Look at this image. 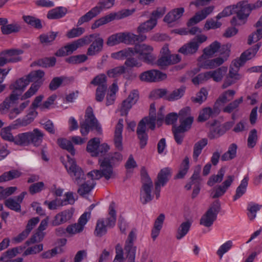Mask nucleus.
<instances>
[{
    "mask_svg": "<svg viewBox=\"0 0 262 262\" xmlns=\"http://www.w3.org/2000/svg\"><path fill=\"white\" fill-rule=\"evenodd\" d=\"M19 96V94L15 93L14 91L0 105L1 113L8 114L10 119H13L21 114L30 104V101L26 100L17 105L16 101L18 99Z\"/></svg>",
    "mask_w": 262,
    "mask_h": 262,
    "instance_id": "nucleus-1",
    "label": "nucleus"
},
{
    "mask_svg": "<svg viewBox=\"0 0 262 262\" xmlns=\"http://www.w3.org/2000/svg\"><path fill=\"white\" fill-rule=\"evenodd\" d=\"M99 169L94 170L88 173V177L93 180H99L104 177L106 180L114 178L115 174L113 170V165L107 158H100L98 160Z\"/></svg>",
    "mask_w": 262,
    "mask_h": 262,
    "instance_id": "nucleus-2",
    "label": "nucleus"
},
{
    "mask_svg": "<svg viewBox=\"0 0 262 262\" xmlns=\"http://www.w3.org/2000/svg\"><path fill=\"white\" fill-rule=\"evenodd\" d=\"M115 0H100L97 6L79 18L77 26H80L84 23L89 22L99 15L103 10L108 9L113 7Z\"/></svg>",
    "mask_w": 262,
    "mask_h": 262,
    "instance_id": "nucleus-3",
    "label": "nucleus"
},
{
    "mask_svg": "<svg viewBox=\"0 0 262 262\" xmlns=\"http://www.w3.org/2000/svg\"><path fill=\"white\" fill-rule=\"evenodd\" d=\"M141 174L142 186L140 189V201L143 204H146L154 198L153 183L145 167L141 168Z\"/></svg>",
    "mask_w": 262,
    "mask_h": 262,
    "instance_id": "nucleus-4",
    "label": "nucleus"
},
{
    "mask_svg": "<svg viewBox=\"0 0 262 262\" xmlns=\"http://www.w3.org/2000/svg\"><path fill=\"white\" fill-rule=\"evenodd\" d=\"M227 67L223 66L215 70L202 73L194 77L192 79V81L195 85L207 81L210 79H212L215 82H220L227 73Z\"/></svg>",
    "mask_w": 262,
    "mask_h": 262,
    "instance_id": "nucleus-5",
    "label": "nucleus"
},
{
    "mask_svg": "<svg viewBox=\"0 0 262 262\" xmlns=\"http://www.w3.org/2000/svg\"><path fill=\"white\" fill-rule=\"evenodd\" d=\"M90 128L95 129L99 134H101L102 132L101 126L95 118L91 107H88L86 108L85 121L80 124V133L82 135H87L89 133Z\"/></svg>",
    "mask_w": 262,
    "mask_h": 262,
    "instance_id": "nucleus-6",
    "label": "nucleus"
},
{
    "mask_svg": "<svg viewBox=\"0 0 262 262\" xmlns=\"http://www.w3.org/2000/svg\"><path fill=\"white\" fill-rule=\"evenodd\" d=\"M44 75L45 73L42 71L37 70L31 72L26 77V79L29 81V83L31 82L33 83L22 96L21 100L30 98L37 92L42 84V78Z\"/></svg>",
    "mask_w": 262,
    "mask_h": 262,
    "instance_id": "nucleus-7",
    "label": "nucleus"
},
{
    "mask_svg": "<svg viewBox=\"0 0 262 262\" xmlns=\"http://www.w3.org/2000/svg\"><path fill=\"white\" fill-rule=\"evenodd\" d=\"M146 126L151 130L155 128L154 119H149L147 118H143L139 123L137 129V134L138 138L140 141V147L144 148L147 144L148 140V135L146 133Z\"/></svg>",
    "mask_w": 262,
    "mask_h": 262,
    "instance_id": "nucleus-8",
    "label": "nucleus"
},
{
    "mask_svg": "<svg viewBox=\"0 0 262 262\" xmlns=\"http://www.w3.org/2000/svg\"><path fill=\"white\" fill-rule=\"evenodd\" d=\"M68 162L64 166L74 182L77 185H80L84 181V174L82 169L78 166L75 161L67 155Z\"/></svg>",
    "mask_w": 262,
    "mask_h": 262,
    "instance_id": "nucleus-9",
    "label": "nucleus"
},
{
    "mask_svg": "<svg viewBox=\"0 0 262 262\" xmlns=\"http://www.w3.org/2000/svg\"><path fill=\"white\" fill-rule=\"evenodd\" d=\"M221 209L220 201L213 202L206 212L201 217L200 224L206 227H211L217 219V215Z\"/></svg>",
    "mask_w": 262,
    "mask_h": 262,
    "instance_id": "nucleus-10",
    "label": "nucleus"
},
{
    "mask_svg": "<svg viewBox=\"0 0 262 262\" xmlns=\"http://www.w3.org/2000/svg\"><path fill=\"white\" fill-rule=\"evenodd\" d=\"M24 51L20 49L12 48L5 50L0 54V67L8 63H15L22 60L21 55Z\"/></svg>",
    "mask_w": 262,
    "mask_h": 262,
    "instance_id": "nucleus-11",
    "label": "nucleus"
},
{
    "mask_svg": "<svg viewBox=\"0 0 262 262\" xmlns=\"http://www.w3.org/2000/svg\"><path fill=\"white\" fill-rule=\"evenodd\" d=\"M242 66L243 65L235 59L232 62L228 75L222 86L223 89H224L229 87L242 78V75L238 73L239 68Z\"/></svg>",
    "mask_w": 262,
    "mask_h": 262,
    "instance_id": "nucleus-12",
    "label": "nucleus"
},
{
    "mask_svg": "<svg viewBox=\"0 0 262 262\" xmlns=\"http://www.w3.org/2000/svg\"><path fill=\"white\" fill-rule=\"evenodd\" d=\"M132 49L133 55L138 54L140 58L147 63H152L156 59L155 56L152 54L153 48L150 45L145 43L136 44Z\"/></svg>",
    "mask_w": 262,
    "mask_h": 262,
    "instance_id": "nucleus-13",
    "label": "nucleus"
},
{
    "mask_svg": "<svg viewBox=\"0 0 262 262\" xmlns=\"http://www.w3.org/2000/svg\"><path fill=\"white\" fill-rule=\"evenodd\" d=\"M207 36L203 34L196 35L188 43L183 45L179 52L184 55H190L195 53L201 43L207 40Z\"/></svg>",
    "mask_w": 262,
    "mask_h": 262,
    "instance_id": "nucleus-14",
    "label": "nucleus"
},
{
    "mask_svg": "<svg viewBox=\"0 0 262 262\" xmlns=\"http://www.w3.org/2000/svg\"><path fill=\"white\" fill-rule=\"evenodd\" d=\"M171 176V170L169 168L166 167L162 169L159 172L157 180L155 183V194L157 199L160 196L161 187H163L167 183Z\"/></svg>",
    "mask_w": 262,
    "mask_h": 262,
    "instance_id": "nucleus-15",
    "label": "nucleus"
},
{
    "mask_svg": "<svg viewBox=\"0 0 262 262\" xmlns=\"http://www.w3.org/2000/svg\"><path fill=\"white\" fill-rule=\"evenodd\" d=\"M230 46L224 45L222 46V50H225L221 52V55H224L223 57H217L214 59L206 60L204 63L205 69H214L222 65L227 59L229 55Z\"/></svg>",
    "mask_w": 262,
    "mask_h": 262,
    "instance_id": "nucleus-16",
    "label": "nucleus"
},
{
    "mask_svg": "<svg viewBox=\"0 0 262 262\" xmlns=\"http://www.w3.org/2000/svg\"><path fill=\"white\" fill-rule=\"evenodd\" d=\"M90 212L83 213L79 217L77 223L69 225L67 227L66 229L67 232L69 234H75L82 231L85 225L90 219Z\"/></svg>",
    "mask_w": 262,
    "mask_h": 262,
    "instance_id": "nucleus-17",
    "label": "nucleus"
},
{
    "mask_svg": "<svg viewBox=\"0 0 262 262\" xmlns=\"http://www.w3.org/2000/svg\"><path fill=\"white\" fill-rule=\"evenodd\" d=\"M37 114L36 109L30 107L27 114L24 118H18L14 121L11 126L13 128L26 126L34 121Z\"/></svg>",
    "mask_w": 262,
    "mask_h": 262,
    "instance_id": "nucleus-18",
    "label": "nucleus"
},
{
    "mask_svg": "<svg viewBox=\"0 0 262 262\" xmlns=\"http://www.w3.org/2000/svg\"><path fill=\"white\" fill-rule=\"evenodd\" d=\"M167 75L158 70H149L142 73L140 75V79L142 81L156 82L164 80Z\"/></svg>",
    "mask_w": 262,
    "mask_h": 262,
    "instance_id": "nucleus-19",
    "label": "nucleus"
},
{
    "mask_svg": "<svg viewBox=\"0 0 262 262\" xmlns=\"http://www.w3.org/2000/svg\"><path fill=\"white\" fill-rule=\"evenodd\" d=\"M251 10L252 9L250 4L246 1L239 2L235 5L234 12L236 13L239 20L241 21L247 19Z\"/></svg>",
    "mask_w": 262,
    "mask_h": 262,
    "instance_id": "nucleus-20",
    "label": "nucleus"
},
{
    "mask_svg": "<svg viewBox=\"0 0 262 262\" xmlns=\"http://www.w3.org/2000/svg\"><path fill=\"white\" fill-rule=\"evenodd\" d=\"M220 112L219 106L215 103L213 108L206 107L200 111L198 117V122H204L210 118H213L217 116Z\"/></svg>",
    "mask_w": 262,
    "mask_h": 262,
    "instance_id": "nucleus-21",
    "label": "nucleus"
},
{
    "mask_svg": "<svg viewBox=\"0 0 262 262\" xmlns=\"http://www.w3.org/2000/svg\"><path fill=\"white\" fill-rule=\"evenodd\" d=\"M27 192L24 191L21 192L15 198H10L5 200V205L9 209L19 212L21 211L20 204L22 203Z\"/></svg>",
    "mask_w": 262,
    "mask_h": 262,
    "instance_id": "nucleus-22",
    "label": "nucleus"
},
{
    "mask_svg": "<svg viewBox=\"0 0 262 262\" xmlns=\"http://www.w3.org/2000/svg\"><path fill=\"white\" fill-rule=\"evenodd\" d=\"M123 128V119H120L118 122L116 126L114 132V143L116 148L119 150L122 151L123 149V137L122 131Z\"/></svg>",
    "mask_w": 262,
    "mask_h": 262,
    "instance_id": "nucleus-23",
    "label": "nucleus"
},
{
    "mask_svg": "<svg viewBox=\"0 0 262 262\" xmlns=\"http://www.w3.org/2000/svg\"><path fill=\"white\" fill-rule=\"evenodd\" d=\"M214 9L213 6L205 7L201 11L196 13L195 15L191 17L187 23V26L190 27L199 23L206 18L208 15L211 14Z\"/></svg>",
    "mask_w": 262,
    "mask_h": 262,
    "instance_id": "nucleus-24",
    "label": "nucleus"
},
{
    "mask_svg": "<svg viewBox=\"0 0 262 262\" xmlns=\"http://www.w3.org/2000/svg\"><path fill=\"white\" fill-rule=\"evenodd\" d=\"M94 37H95L94 34H91L89 36H86L78 39L73 43L66 46L65 47L69 54H72L79 47H82L85 45H88L92 41V38Z\"/></svg>",
    "mask_w": 262,
    "mask_h": 262,
    "instance_id": "nucleus-25",
    "label": "nucleus"
},
{
    "mask_svg": "<svg viewBox=\"0 0 262 262\" xmlns=\"http://www.w3.org/2000/svg\"><path fill=\"white\" fill-rule=\"evenodd\" d=\"M95 37L92 38V43L88 49L87 54L93 56L100 52L103 48V39L99 37V35L94 34Z\"/></svg>",
    "mask_w": 262,
    "mask_h": 262,
    "instance_id": "nucleus-26",
    "label": "nucleus"
},
{
    "mask_svg": "<svg viewBox=\"0 0 262 262\" xmlns=\"http://www.w3.org/2000/svg\"><path fill=\"white\" fill-rule=\"evenodd\" d=\"M260 46L261 43H257L256 45L244 52L241 54L239 58H236L235 60L243 66L247 60L251 59L255 57Z\"/></svg>",
    "mask_w": 262,
    "mask_h": 262,
    "instance_id": "nucleus-27",
    "label": "nucleus"
},
{
    "mask_svg": "<svg viewBox=\"0 0 262 262\" xmlns=\"http://www.w3.org/2000/svg\"><path fill=\"white\" fill-rule=\"evenodd\" d=\"M30 145L39 146L42 142L45 136L42 131L38 128H34L32 131L29 132Z\"/></svg>",
    "mask_w": 262,
    "mask_h": 262,
    "instance_id": "nucleus-28",
    "label": "nucleus"
},
{
    "mask_svg": "<svg viewBox=\"0 0 262 262\" xmlns=\"http://www.w3.org/2000/svg\"><path fill=\"white\" fill-rule=\"evenodd\" d=\"M72 213L68 210H64L57 214L52 222L53 226H56L62 224L70 220Z\"/></svg>",
    "mask_w": 262,
    "mask_h": 262,
    "instance_id": "nucleus-29",
    "label": "nucleus"
},
{
    "mask_svg": "<svg viewBox=\"0 0 262 262\" xmlns=\"http://www.w3.org/2000/svg\"><path fill=\"white\" fill-rule=\"evenodd\" d=\"M68 12L66 7L59 6L49 10L47 17L49 19H58L63 17Z\"/></svg>",
    "mask_w": 262,
    "mask_h": 262,
    "instance_id": "nucleus-30",
    "label": "nucleus"
},
{
    "mask_svg": "<svg viewBox=\"0 0 262 262\" xmlns=\"http://www.w3.org/2000/svg\"><path fill=\"white\" fill-rule=\"evenodd\" d=\"M184 12L183 8H176L168 13L164 18V21L168 24L179 19Z\"/></svg>",
    "mask_w": 262,
    "mask_h": 262,
    "instance_id": "nucleus-31",
    "label": "nucleus"
},
{
    "mask_svg": "<svg viewBox=\"0 0 262 262\" xmlns=\"http://www.w3.org/2000/svg\"><path fill=\"white\" fill-rule=\"evenodd\" d=\"M262 15L255 24V26L258 29L251 34L248 38V43L249 45L257 42L262 38Z\"/></svg>",
    "mask_w": 262,
    "mask_h": 262,
    "instance_id": "nucleus-32",
    "label": "nucleus"
},
{
    "mask_svg": "<svg viewBox=\"0 0 262 262\" xmlns=\"http://www.w3.org/2000/svg\"><path fill=\"white\" fill-rule=\"evenodd\" d=\"M208 140L203 138L196 142L193 146L192 158L195 162H197L199 156L201 154L203 149L207 145Z\"/></svg>",
    "mask_w": 262,
    "mask_h": 262,
    "instance_id": "nucleus-33",
    "label": "nucleus"
},
{
    "mask_svg": "<svg viewBox=\"0 0 262 262\" xmlns=\"http://www.w3.org/2000/svg\"><path fill=\"white\" fill-rule=\"evenodd\" d=\"M29 84V81L26 77H23L17 80L14 83L10 85V89L17 94L16 91L20 92L19 95L24 91L26 87Z\"/></svg>",
    "mask_w": 262,
    "mask_h": 262,
    "instance_id": "nucleus-34",
    "label": "nucleus"
},
{
    "mask_svg": "<svg viewBox=\"0 0 262 262\" xmlns=\"http://www.w3.org/2000/svg\"><path fill=\"white\" fill-rule=\"evenodd\" d=\"M249 177L246 176L241 181L239 185L237 187L235 194L233 196V201H235L243 196L246 192L248 184Z\"/></svg>",
    "mask_w": 262,
    "mask_h": 262,
    "instance_id": "nucleus-35",
    "label": "nucleus"
},
{
    "mask_svg": "<svg viewBox=\"0 0 262 262\" xmlns=\"http://www.w3.org/2000/svg\"><path fill=\"white\" fill-rule=\"evenodd\" d=\"M219 51H220L221 54L222 52H224L225 50H222V46H221L220 43L217 41H215L210 44L208 47L204 49L203 56L208 57H211Z\"/></svg>",
    "mask_w": 262,
    "mask_h": 262,
    "instance_id": "nucleus-36",
    "label": "nucleus"
},
{
    "mask_svg": "<svg viewBox=\"0 0 262 262\" xmlns=\"http://www.w3.org/2000/svg\"><path fill=\"white\" fill-rule=\"evenodd\" d=\"M191 226L190 221L183 222L177 230L176 237L177 239L180 240L183 238L189 232Z\"/></svg>",
    "mask_w": 262,
    "mask_h": 262,
    "instance_id": "nucleus-37",
    "label": "nucleus"
},
{
    "mask_svg": "<svg viewBox=\"0 0 262 262\" xmlns=\"http://www.w3.org/2000/svg\"><path fill=\"white\" fill-rule=\"evenodd\" d=\"M100 141L98 138H94L89 141L86 146V151L93 157L98 156L97 149Z\"/></svg>",
    "mask_w": 262,
    "mask_h": 262,
    "instance_id": "nucleus-38",
    "label": "nucleus"
},
{
    "mask_svg": "<svg viewBox=\"0 0 262 262\" xmlns=\"http://www.w3.org/2000/svg\"><path fill=\"white\" fill-rule=\"evenodd\" d=\"M116 222V212L115 210V203L112 202L109 206L108 216L105 219L106 225L108 228L115 226Z\"/></svg>",
    "mask_w": 262,
    "mask_h": 262,
    "instance_id": "nucleus-39",
    "label": "nucleus"
},
{
    "mask_svg": "<svg viewBox=\"0 0 262 262\" xmlns=\"http://www.w3.org/2000/svg\"><path fill=\"white\" fill-rule=\"evenodd\" d=\"M13 143L17 145L27 146L30 145L29 132L19 133L14 137Z\"/></svg>",
    "mask_w": 262,
    "mask_h": 262,
    "instance_id": "nucleus-40",
    "label": "nucleus"
},
{
    "mask_svg": "<svg viewBox=\"0 0 262 262\" xmlns=\"http://www.w3.org/2000/svg\"><path fill=\"white\" fill-rule=\"evenodd\" d=\"M90 181H87L86 182L84 181L79 185L80 187L78 188L77 192L81 196H84L85 194L89 193L94 188L95 183L92 178Z\"/></svg>",
    "mask_w": 262,
    "mask_h": 262,
    "instance_id": "nucleus-41",
    "label": "nucleus"
},
{
    "mask_svg": "<svg viewBox=\"0 0 262 262\" xmlns=\"http://www.w3.org/2000/svg\"><path fill=\"white\" fill-rule=\"evenodd\" d=\"M124 33L120 32L113 34L109 36L106 41L108 46H114L121 43H124Z\"/></svg>",
    "mask_w": 262,
    "mask_h": 262,
    "instance_id": "nucleus-42",
    "label": "nucleus"
},
{
    "mask_svg": "<svg viewBox=\"0 0 262 262\" xmlns=\"http://www.w3.org/2000/svg\"><path fill=\"white\" fill-rule=\"evenodd\" d=\"M21 28L20 25L18 23H13L7 24L6 26L1 27V30L3 34L9 35L19 32Z\"/></svg>",
    "mask_w": 262,
    "mask_h": 262,
    "instance_id": "nucleus-43",
    "label": "nucleus"
},
{
    "mask_svg": "<svg viewBox=\"0 0 262 262\" xmlns=\"http://www.w3.org/2000/svg\"><path fill=\"white\" fill-rule=\"evenodd\" d=\"M237 146L235 143L230 144L228 150L221 156V160L226 161L233 159L236 156Z\"/></svg>",
    "mask_w": 262,
    "mask_h": 262,
    "instance_id": "nucleus-44",
    "label": "nucleus"
},
{
    "mask_svg": "<svg viewBox=\"0 0 262 262\" xmlns=\"http://www.w3.org/2000/svg\"><path fill=\"white\" fill-rule=\"evenodd\" d=\"M132 48H128L124 50L111 54V57L117 60H123L128 57L133 56Z\"/></svg>",
    "mask_w": 262,
    "mask_h": 262,
    "instance_id": "nucleus-45",
    "label": "nucleus"
},
{
    "mask_svg": "<svg viewBox=\"0 0 262 262\" xmlns=\"http://www.w3.org/2000/svg\"><path fill=\"white\" fill-rule=\"evenodd\" d=\"M157 21L153 18H150L146 21L142 23L137 28L139 33H144L152 30L157 25Z\"/></svg>",
    "mask_w": 262,
    "mask_h": 262,
    "instance_id": "nucleus-46",
    "label": "nucleus"
},
{
    "mask_svg": "<svg viewBox=\"0 0 262 262\" xmlns=\"http://www.w3.org/2000/svg\"><path fill=\"white\" fill-rule=\"evenodd\" d=\"M57 144L61 148L67 150L71 155H75L76 151L71 141L64 138H59L57 140Z\"/></svg>",
    "mask_w": 262,
    "mask_h": 262,
    "instance_id": "nucleus-47",
    "label": "nucleus"
},
{
    "mask_svg": "<svg viewBox=\"0 0 262 262\" xmlns=\"http://www.w3.org/2000/svg\"><path fill=\"white\" fill-rule=\"evenodd\" d=\"M185 91V88L182 86L179 89H175L166 96L165 100L169 101L177 100L183 97L184 95Z\"/></svg>",
    "mask_w": 262,
    "mask_h": 262,
    "instance_id": "nucleus-48",
    "label": "nucleus"
},
{
    "mask_svg": "<svg viewBox=\"0 0 262 262\" xmlns=\"http://www.w3.org/2000/svg\"><path fill=\"white\" fill-rule=\"evenodd\" d=\"M114 20V17L112 13L102 17L96 20L92 25L91 29L94 30L100 27V26L106 24Z\"/></svg>",
    "mask_w": 262,
    "mask_h": 262,
    "instance_id": "nucleus-49",
    "label": "nucleus"
},
{
    "mask_svg": "<svg viewBox=\"0 0 262 262\" xmlns=\"http://www.w3.org/2000/svg\"><path fill=\"white\" fill-rule=\"evenodd\" d=\"M235 94V92L233 90L226 91L219 97L215 103L219 106L220 102L224 104L230 101L233 98Z\"/></svg>",
    "mask_w": 262,
    "mask_h": 262,
    "instance_id": "nucleus-50",
    "label": "nucleus"
},
{
    "mask_svg": "<svg viewBox=\"0 0 262 262\" xmlns=\"http://www.w3.org/2000/svg\"><path fill=\"white\" fill-rule=\"evenodd\" d=\"M21 172L17 170H12L0 176V183L5 182L19 177Z\"/></svg>",
    "mask_w": 262,
    "mask_h": 262,
    "instance_id": "nucleus-51",
    "label": "nucleus"
},
{
    "mask_svg": "<svg viewBox=\"0 0 262 262\" xmlns=\"http://www.w3.org/2000/svg\"><path fill=\"white\" fill-rule=\"evenodd\" d=\"M243 102V97H241L229 103L223 110L224 113H231L233 111H238L239 105Z\"/></svg>",
    "mask_w": 262,
    "mask_h": 262,
    "instance_id": "nucleus-52",
    "label": "nucleus"
},
{
    "mask_svg": "<svg viewBox=\"0 0 262 262\" xmlns=\"http://www.w3.org/2000/svg\"><path fill=\"white\" fill-rule=\"evenodd\" d=\"M57 34L58 32H54L41 34L39 37L40 42L44 45H50L55 39Z\"/></svg>",
    "mask_w": 262,
    "mask_h": 262,
    "instance_id": "nucleus-53",
    "label": "nucleus"
},
{
    "mask_svg": "<svg viewBox=\"0 0 262 262\" xmlns=\"http://www.w3.org/2000/svg\"><path fill=\"white\" fill-rule=\"evenodd\" d=\"M107 227L104 224L103 219H99L97 221L94 234L96 236L101 237L107 232Z\"/></svg>",
    "mask_w": 262,
    "mask_h": 262,
    "instance_id": "nucleus-54",
    "label": "nucleus"
},
{
    "mask_svg": "<svg viewBox=\"0 0 262 262\" xmlns=\"http://www.w3.org/2000/svg\"><path fill=\"white\" fill-rule=\"evenodd\" d=\"M126 68L124 66L115 67L107 71V75L110 78H117L125 72Z\"/></svg>",
    "mask_w": 262,
    "mask_h": 262,
    "instance_id": "nucleus-55",
    "label": "nucleus"
},
{
    "mask_svg": "<svg viewBox=\"0 0 262 262\" xmlns=\"http://www.w3.org/2000/svg\"><path fill=\"white\" fill-rule=\"evenodd\" d=\"M225 173L224 168H221L217 172V174L211 176L207 182V184L210 186H212L216 183L221 182L223 179Z\"/></svg>",
    "mask_w": 262,
    "mask_h": 262,
    "instance_id": "nucleus-56",
    "label": "nucleus"
},
{
    "mask_svg": "<svg viewBox=\"0 0 262 262\" xmlns=\"http://www.w3.org/2000/svg\"><path fill=\"white\" fill-rule=\"evenodd\" d=\"M260 209V206L253 202H250L248 204L247 210L249 211L248 216L250 220H253L256 216L257 212Z\"/></svg>",
    "mask_w": 262,
    "mask_h": 262,
    "instance_id": "nucleus-57",
    "label": "nucleus"
},
{
    "mask_svg": "<svg viewBox=\"0 0 262 262\" xmlns=\"http://www.w3.org/2000/svg\"><path fill=\"white\" fill-rule=\"evenodd\" d=\"M193 120L194 117L179 119L180 124L177 128H178L179 130H181L183 132L188 131L191 128Z\"/></svg>",
    "mask_w": 262,
    "mask_h": 262,
    "instance_id": "nucleus-58",
    "label": "nucleus"
},
{
    "mask_svg": "<svg viewBox=\"0 0 262 262\" xmlns=\"http://www.w3.org/2000/svg\"><path fill=\"white\" fill-rule=\"evenodd\" d=\"M24 20L28 25L37 29L42 28L41 21L39 19L31 16H24Z\"/></svg>",
    "mask_w": 262,
    "mask_h": 262,
    "instance_id": "nucleus-59",
    "label": "nucleus"
},
{
    "mask_svg": "<svg viewBox=\"0 0 262 262\" xmlns=\"http://www.w3.org/2000/svg\"><path fill=\"white\" fill-rule=\"evenodd\" d=\"M189 168V160L188 158L186 157L181 165L180 170L176 178L181 179L183 178L184 176L187 173L188 170Z\"/></svg>",
    "mask_w": 262,
    "mask_h": 262,
    "instance_id": "nucleus-60",
    "label": "nucleus"
},
{
    "mask_svg": "<svg viewBox=\"0 0 262 262\" xmlns=\"http://www.w3.org/2000/svg\"><path fill=\"white\" fill-rule=\"evenodd\" d=\"M91 84L98 86L107 87L106 75L104 74L98 75L91 81Z\"/></svg>",
    "mask_w": 262,
    "mask_h": 262,
    "instance_id": "nucleus-61",
    "label": "nucleus"
},
{
    "mask_svg": "<svg viewBox=\"0 0 262 262\" xmlns=\"http://www.w3.org/2000/svg\"><path fill=\"white\" fill-rule=\"evenodd\" d=\"M207 95L208 92L207 90L204 88H202L201 89L200 92L196 94L195 97L191 98V100L193 102L201 104L206 99Z\"/></svg>",
    "mask_w": 262,
    "mask_h": 262,
    "instance_id": "nucleus-62",
    "label": "nucleus"
},
{
    "mask_svg": "<svg viewBox=\"0 0 262 262\" xmlns=\"http://www.w3.org/2000/svg\"><path fill=\"white\" fill-rule=\"evenodd\" d=\"M233 246V243L231 241H228L222 244L216 251V254L221 259L223 255L227 252Z\"/></svg>",
    "mask_w": 262,
    "mask_h": 262,
    "instance_id": "nucleus-63",
    "label": "nucleus"
},
{
    "mask_svg": "<svg viewBox=\"0 0 262 262\" xmlns=\"http://www.w3.org/2000/svg\"><path fill=\"white\" fill-rule=\"evenodd\" d=\"M257 130L255 129H253L249 134L247 140L248 147L250 148L254 147L257 143Z\"/></svg>",
    "mask_w": 262,
    "mask_h": 262,
    "instance_id": "nucleus-64",
    "label": "nucleus"
}]
</instances>
